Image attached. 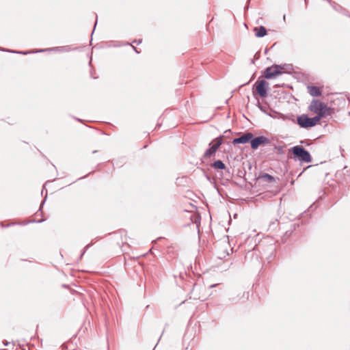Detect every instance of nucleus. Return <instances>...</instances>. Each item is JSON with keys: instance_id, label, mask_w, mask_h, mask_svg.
Masks as SVG:
<instances>
[{"instance_id": "obj_24", "label": "nucleus", "mask_w": 350, "mask_h": 350, "mask_svg": "<svg viewBox=\"0 0 350 350\" xmlns=\"http://www.w3.org/2000/svg\"><path fill=\"white\" fill-rule=\"evenodd\" d=\"M44 202H45V200L42 201V204H41V206H40V209L41 208L42 206L44 204Z\"/></svg>"}, {"instance_id": "obj_1", "label": "nucleus", "mask_w": 350, "mask_h": 350, "mask_svg": "<svg viewBox=\"0 0 350 350\" xmlns=\"http://www.w3.org/2000/svg\"><path fill=\"white\" fill-rule=\"evenodd\" d=\"M289 152L293 153L295 160L299 161L301 163H310L312 161L310 152L301 146H295L289 150Z\"/></svg>"}, {"instance_id": "obj_11", "label": "nucleus", "mask_w": 350, "mask_h": 350, "mask_svg": "<svg viewBox=\"0 0 350 350\" xmlns=\"http://www.w3.org/2000/svg\"><path fill=\"white\" fill-rule=\"evenodd\" d=\"M308 93L312 96H319L322 94L320 88L314 85H308L307 87Z\"/></svg>"}, {"instance_id": "obj_22", "label": "nucleus", "mask_w": 350, "mask_h": 350, "mask_svg": "<svg viewBox=\"0 0 350 350\" xmlns=\"http://www.w3.org/2000/svg\"><path fill=\"white\" fill-rule=\"evenodd\" d=\"M134 51L137 53H139V51H137V49L135 47V46H133Z\"/></svg>"}, {"instance_id": "obj_6", "label": "nucleus", "mask_w": 350, "mask_h": 350, "mask_svg": "<svg viewBox=\"0 0 350 350\" xmlns=\"http://www.w3.org/2000/svg\"><path fill=\"white\" fill-rule=\"evenodd\" d=\"M214 144L211 145V143L209 144L211 147L208 148L205 152L204 153L203 157L204 159H207L211 157L212 155H214L217 151V150L219 148V146L221 145L223 142V136H219L217 138H215L214 140Z\"/></svg>"}, {"instance_id": "obj_15", "label": "nucleus", "mask_w": 350, "mask_h": 350, "mask_svg": "<svg viewBox=\"0 0 350 350\" xmlns=\"http://www.w3.org/2000/svg\"><path fill=\"white\" fill-rule=\"evenodd\" d=\"M334 10L339 11L342 9V7L337 3V5H335V8H333Z\"/></svg>"}, {"instance_id": "obj_3", "label": "nucleus", "mask_w": 350, "mask_h": 350, "mask_svg": "<svg viewBox=\"0 0 350 350\" xmlns=\"http://www.w3.org/2000/svg\"><path fill=\"white\" fill-rule=\"evenodd\" d=\"M319 122V116L310 118L306 114H301L297 118V122L301 128L309 129L316 126Z\"/></svg>"}, {"instance_id": "obj_16", "label": "nucleus", "mask_w": 350, "mask_h": 350, "mask_svg": "<svg viewBox=\"0 0 350 350\" xmlns=\"http://www.w3.org/2000/svg\"><path fill=\"white\" fill-rule=\"evenodd\" d=\"M90 245H91L90 244H88V245H87L84 247L83 252H82V254H81V256H82L85 254V252L86 250H87L89 247H90Z\"/></svg>"}, {"instance_id": "obj_17", "label": "nucleus", "mask_w": 350, "mask_h": 350, "mask_svg": "<svg viewBox=\"0 0 350 350\" xmlns=\"http://www.w3.org/2000/svg\"><path fill=\"white\" fill-rule=\"evenodd\" d=\"M62 49V50L64 51H68L70 50V48L68 46H64V47H61Z\"/></svg>"}, {"instance_id": "obj_12", "label": "nucleus", "mask_w": 350, "mask_h": 350, "mask_svg": "<svg viewBox=\"0 0 350 350\" xmlns=\"http://www.w3.org/2000/svg\"><path fill=\"white\" fill-rule=\"evenodd\" d=\"M255 36L257 38H262L267 35V29L264 26H260L259 27L254 28Z\"/></svg>"}, {"instance_id": "obj_28", "label": "nucleus", "mask_w": 350, "mask_h": 350, "mask_svg": "<svg viewBox=\"0 0 350 350\" xmlns=\"http://www.w3.org/2000/svg\"><path fill=\"white\" fill-rule=\"evenodd\" d=\"M58 48H53L51 50H55V49H57Z\"/></svg>"}, {"instance_id": "obj_2", "label": "nucleus", "mask_w": 350, "mask_h": 350, "mask_svg": "<svg viewBox=\"0 0 350 350\" xmlns=\"http://www.w3.org/2000/svg\"><path fill=\"white\" fill-rule=\"evenodd\" d=\"M309 109L316 113V116H319V121L329 115V108L319 100H313L309 106Z\"/></svg>"}, {"instance_id": "obj_27", "label": "nucleus", "mask_w": 350, "mask_h": 350, "mask_svg": "<svg viewBox=\"0 0 350 350\" xmlns=\"http://www.w3.org/2000/svg\"><path fill=\"white\" fill-rule=\"evenodd\" d=\"M96 24H97V19L96 20V22H95V24H94V27H96Z\"/></svg>"}, {"instance_id": "obj_26", "label": "nucleus", "mask_w": 350, "mask_h": 350, "mask_svg": "<svg viewBox=\"0 0 350 350\" xmlns=\"http://www.w3.org/2000/svg\"><path fill=\"white\" fill-rule=\"evenodd\" d=\"M283 19H284V21H285V19H286V15L285 14L283 16Z\"/></svg>"}, {"instance_id": "obj_14", "label": "nucleus", "mask_w": 350, "mask_h": 350, "mask_svg": "<svg viewBox=\"0 0 350 350\" xmlns=\"http://www.w3.org/2000/svg\"><path fill=\"white\" fill-rule=\"evenodd\" d=\"M3 51H8V52H12V53H23V54H27L29 53L28 51L25 52H18V51H10V50H3Z\"/></svg>"}, {"instance_id": "obj_21", "label": "nucleus", "mask_w": 350, "mask_h": 350, "mask_svg": "<svg viewBox=\"0 0 350 350\" xmlns=\"http://www.w3.org/2000/svg\"><path fill=\"white\" fill-rule=\"evenodd\" d=\"M258 107H259V108H260V109L261 111H265V109H264V107H262V106H260V105H258Z\"/></svg>"}, {"instance_id": "obj_9", "label": "nucleus", "mask_w": 350, "mask_h": 350, "mask_svg": "<svg viewBox=\"0 0 350 350\" xmlns=\"http://www.w3.org/2000/svg\"><path fill=\"white\" fill-rule=\"evenodd\" d=\"M205 288L199 284H194L193 286V289L191 291V294L193 296V299H201L203 300L206 298V295H200L198 294V291L204 289Z\"/></svg>"}, {"instance_id": "obj_29", "label": "nucleus", "mask_w": 350, "mask_h": 350, "mask_svg": "<svg viewBox=\"0 0 350 350\" xmlns=\"http://www.w3.org/2000/svg\"><path fill=\"white\" fill-rule=\"evenodd\" d=\"M0 350H4V349H0Z\"/></svg>"}, {"instance_id": "obj_7", "label": "nucleus", "mask_w": 350, "mask_h": 350, "mask_svg": "<svg viewBox=\"0 0 350 350\" xmlns=\"http://www.w3.org/2000/svg\"><path fill=\"white\" fill-rule=\"evenodd\" d=\"M270 140L265 136H258L256 137H252L251 139V148L253 150H256L260 146L269 144Z\"/></svg>"}, {"instance_id": "obj_13", "label": "nucleus", "mask_w": 350, "mask_h": 350, "mask_svg": "<svg viewBox=\"0 0 350 350\" xmlns=\"http://www.w3.org/2000/svg\"><path fill=\"white\" fill-rule=\"evenodd\" d=\"M211 166L215 170H224L226 165L221 160H217L211 164Z\"/></svg>"}, {"instance_id": "obj_4", "label": "nucleus", "mask_w": 350, "mask_h": 350, "mask_svg": "<svg viewBox=\"0 0 350 350\" xmlns=\"http://www.w3.org/2000/svg\"><path fill=\"white\" fill-rule=\"evenodd\" d=\"M268 88L269 83L264 79L258 80L253 87V90H254L256 94L262 98L267 96Z\"/></svg>"}, {"instance_id": "obj_8", "label": "nucleus", "mask_w": 350, "mask_h": 350, "mask_svg": "<svg viewBox=\"0 0 350 350\" xmlns=\"http://www.w3.org/2000/svg\"><path fill=\"white\" fill-rule=\"evenodd\" d=\"M253 134L250 132L245 133L241 136L234 138L232 141L233 144H247L248 142L251 143V139H252Z\"/></svg>"}, {"instance_id": "obj_5", "label": "nucleus", "mask_w": 350, "mask_h": 350, "mask_svg": "<svg viewBox=\"0 0 350 350\" xmlns=\"http://www.w3.org/2000/svg\"><path fill=\"white\" fill-rule=\"evenodd\" d=\"M284 65L273 64L271 66L267 67L264 72V77L270 79L275 77L276 76L282 74V70L284 69Z\"/></svg>"}, {"instance_id": "obj_10", "label": "nucleus", "mask_w": 350, "mask_h": 350, "mask_svg": "<svg viewBox=\"0 0 350 350\" xmlns=\"http://www.w3.org/2000/svg\"><path fill=\"white\" fill-rule=\"evenodd\" d=\"M257 180L260 182H262V183H273V182H275V178L269 174H267V173H262L260 174L258 178H257Z\"/></svg>"}, {"instance_id": "obj_20", "label": "nucleus", "mask_w": 350, "mask_h": 350, "mask_svg": "<svg viewBox=\"0 0 350 350\" xmlns=\"http://www.w3.org/2000/svg\"><path fill=\"white\" fill-rule=\"evenodd\" d=\"M256 56H257V54H256V55H254V59H252V64H254L255 59H257V58H258Z\"/></svg>"}, {"instance_id": "obj_23", "label": "nucleus", "mask_w": 350, "mask_h": 350, "mask_svg": "<svg viewBox=\"0 0 350 350\" xmlns=\"http://www.w3.org/2000/svg\"><path fill=\"white\" fill-rule=\"evenodd\" d=\"M47 49H41V50H39L38 52H44L45 51H46Z\"/></svg>"}, {"instance_id": "obj_19", "label": "nucleus", "mask_w": 350, "mask_h": 350, "mask_svg": "<svg viewBox=\"0 0 350 350\" xmlns=\"http://www.w3.org/2000/svg\"><path fill=\"white\" fill-rule=\"evenodd\" d=\"M9 344H10V342H8L7 340L3 341L4 346H8Z\"/></svg>"}, {"instance_id": "obj_18", "label": "nucleus", "mask_w": 350, "mask_h": 350, "mask_svg": "<svg viewBox=\"0 0 350 350\" xmlns=\"http://www.w3.org/2000/svg\"><path fill=\"white\" fill-rule=\"evenodd\" d=\"M134 43H137V44H140L142 42V40H135L133 41Z\"/></svg>"}, {"instance_id": "obj_25", "label": "nucleus", "mask_w": 350, "mask_h": 350, "mask_svg": "<svg viewBox=\"0 0 350 350\" xmlns=\"http://www.w3.org/2000/svg\"><path fill=\"white\" fill-rule=\"evenodd\" d=\"M216 285H217V284L211 285V286H209V288H213V287L215 286Z\"/></svg>"}]
</instances>
